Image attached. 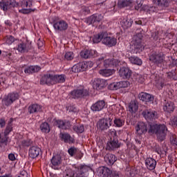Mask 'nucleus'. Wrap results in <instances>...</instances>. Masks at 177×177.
Returning <instances> with one entry per match:
<instances>
[{"label":"nucleus","instance_id":"aec40b11","mask_svg":"<svg viewBox=\"0 0 177 177\" xmlns=\"http://www.w3.org/2000/svg\"><path fill=\"white\" fill-rule=\"evenodd\" d=\"M106 82L102 79H95L93 82V88L96 91H100L105 86Z\"/></svg>","mask_w":177,"mask_h":177},{"label":"nucleus","instance_id":"72a5a7b5","mask_svg":"<svg viewBox=\"0 0 177 177\" xmlns=\"http://www.w3.org/2000/svg\"><path fill=\"white\" fill-rule=\"evenodd\" d=\"M139 109V104L136 101H131L129 104V111L130 113H136Z\"/></svg>","mask_w":177,"mask_h":177},{"label":"nucleus","instance_id":"e433bc0d","mask_svg":"<svg viewBox=\"0 0 177 177\" xmlns=\"http://www.w3.org/2000/svg\"><path fill=\"white\" fill-rule=\"evenodd\" d=\"M114 73V70L113 69H101L99 71V74L102 75V77H110V75H113Z\"/></svg>","mask_w":177,"mask_h":177},{"label":"nucleus","instance_id":"c756f323","mask_svg":"<svg viewBox=\"0 0 177 177\" xmlns=\"http://www.w3.org/2000/svg\"><path fill=\"white\" fill-rule=\"evenodd\" d=\"M105 37H106V32H101L94 35V37H93V41L94 44H99L100 41H102V44H103V41Z\"/></svg>","mask_w":177,"mask_h":177},{"label":"nucleus","instance_id":"cd10ccee","mask_svg":"<svg viewBox=\"0 0 177 177\" xmlns=\"http://www.w3.org/2000/svg\"><path fill=\"white\" fill-rule=\"evenodd\" d=\"M118 147H120V143L117 140H111L107 142V150H114V149H118Z\"/></svg>","mask_w":177,"mask_h":177},{"label":"nucleus","instance_id":"f8f14e48","mask_svg":"<svg viewBox=\"0 0 177 177\" xmlns=\"http://www.w3.org/2000/svg\"><path fill=\"white\" fill-rule=\"evenodd\" d=\"M72 99H80V97H84L88 95V91L84 88L75 89L70 93Z\"/></svg>","mask_w":177,"mask_h":177},{"label":"nucleus","instance_id":"dca6fc26","mask_svg":"<svg viewBox=\"0 0 177 177\" xmlns=\"http://www.w3.org/2000/svg\"><path fill=\"white\" fill-rule=\"evenodd\" d=\"M62 162H63V158L60 155H55L51 159V164L54 169H59Z\"/></svg>","mask_w":177,"mask_h":177},{"label":"nucleus","instance_id":"0e129e2a","mask_svg":"<svg viewBox=\"0 0 177 177\" xmlns=\"http://www.w3.org/2000/svg\"><path fill=\"white\" fill-rule=\"evenodd\" d=\"M31 69H32L31 66H27L24 69L25 74H32V71Z\"/></svg>","mask_w":177,"mask_h":177},{"label":"nucleus","instance_id":"09e8293b","mask_svg":"<svg viewBox=\"0 0 177 177\" xmlns=\"http://www.w3.org/2000/svg\"><path fill=\"white\" fill-rule=\"evenodd\" d=\"M13 129V127H12V122H9L5 131H4V133L6 136L9 135V133H10V132H12Z\"/></svg>","mask_w":177,"mask_h":177},{"label":"nucleus","instance_id":"69168bd1","mask_svg":"<svg viewBox=\"0 0 177 177\" xmlns=\"http://www.w3.org/2000/svg\"><path fill=\"white\" fill-rule=\"evenodd\" d=\"M50 132V127H49V124L46 123L45 133H49Z\"/></svg>","mask_w":177,"mask_h":177},{"label":"nucleus","instance_id":"4c0bfd02","mask_svg":"<svg viewBox=\"0 0 177 177\" xmlns=\"http://www.w3.org/2000/svg\"><path fill=\"white\" fill-rule=\"evenodd\" d=\"M41 106L37 104H35L29 106L28 111L30 114H32L34 113H38V111H41Z\"/></svg>","mask_w":177,"mask_h":177},{"label":"nucleus","instance_id":"a211bd4d","mask_svg":"<svg viewBox=\"0 0 177 177\" xmlns=\"http://www.w3.org/2000/svg\"><path fill=\"white\" fill-rule=\"evenodd\" d=\"M54 28L58 31H66L68 28V24L64 20L58 21L54 24Z\"/></svg>","mask_w":177,"mask_h":177},{"label":"nucleus","instance_id":"473e14b6","mask_svg":"<svg viewBox=\"0 0 177 177\" xmlns=\"http://www.w3.org/2000/svg\"><path fill=\"white\" fill-rule=\"evenodd\" d=\"M164 111H167V113H174V110H175V104L172 102H168L163 106Z\"/></svg>","mask_w":177,"mask_h":177},{"label":"nucleus","instance_id":"774afa93","mask_svg":"<svg viewBox=\"0 0 177 177\" xmlns=\"http://www.w3.org/2000/svg\"><path fill=\"white\" fill-rule=\"evenodd\" d=\"M82 11L84 12V13H89V8L83 6L82 7Z\"/></svg>","mask_w":177,"mask_h":177},{"label":"nucleus","instance_id":"8fccbe9b","mask_svg":"<svg viewBox=\"0 0 177 177\" xmlns=\"http://www.w3.org/2000/svg\"><path fill=\"white\" fill-rule=\"evenodd\" d=\"M75 175V173L73 169H68L65 171V173L64 174V177H74Z\"/></svg>","mask_w":177,"mask_h":177},{"label":"nucleus","instance_id":"6e6d98bb","mask_svg":"<svg viewBox=\"0 0 177 177\" xmlns=\"http://www.w3.org/2000/svg\"><path fill=\"white\" fill-rule=\"evenodd\" d=\"M170 142L173 146H177V136L176 135H173L170 137Z\"/></svg>","mask_w":177,"mask_h":177},{"label":"nucleus","instance_id":"f704fd0d","mask_svg":"<svg viewBox=\"0 0 177 177\" xmlns=\"http://www.w3.org/2000/svg\"><path fill=\"white\" fill-rule=\"evenodd\" d=\"M126 174L128 176H135V175H138V170L135 167H127Z\"/></svg>","mask_w":177,"mask_h":177},{"label":"nucleus","instance_id":"412c9836","mask_svg":"<svg viewBox=\"0 0 177 177\" xmlns=\"http://www.w3.org/2000/svg\"><path fill=\"white\" fill-rule=\"evenodd\" d=\"M134 6L133 0H120L118 3V8H133Z\"/></svg>","mask_w":177,"mask_h":177},{"label":"nucleus","instance_id":"f3484780","mask_svg":"<svg viewBox=\"0 0 177 177\" xmlns=\"http://www.w3.org/2000/svg\"><path fill=\"white\" fill-rule=\"evenodd\" d=\"M103 44L108 46H115L117 45V39L113 37L109 36V33L106 32V36L103 40Z\"/></svg>","mask_w":177,"mask_h":177},{"label":"nucleus","instance_id":"7c9ffc66","mask_svg":"<svg viewBox=\"0 0 177 177\" xmlns=\"http://www.w3.org/2000/svg\"><path fill=\"white\" fill-rule=\"evenodd\" d=\"M104 160L109 165H113V164L117 161V157L113 154L107 153L104 157Z\"/></svg>","mask_w":177,"mask_h":177},{"label":"nucleus","instance_id":"5701e85b","mask_svg":"<svg viewBox=\"0 0 177 177\" xmlns=\"http://www.w3.org/2000/svg\"><path fill=\"white\" fill-rule=\"evenodd\" d=\"M145 165L147 169H149V171H153V169H156L157 161H156V160H154L153 158H147L145 160Z\"/></svg>","mask_w":177,"mask_h":177},{"label":"nucleus","instance_id":"4be33fe9","mask_svg":"<svg viewBox=\"0 0 177 177\" xmlns=\"http://www.w3.org/2000/svg\"><path fill=\"white\" fill-rule=\"evenodd\" d=\"M55 125L60 129H69L71 123L68 120H56Z\"/></svg>","mask_w":177,"mask_h":177},{"label":"nucleus","instance_id":"5fc2aeb1","mask_svg":"<svg viewBox=\"0 0 177 177\" xmlns=\"http://www.w3.org/2000/svg\"><path fill=\"white\" fill-rule=\"evenodd\" d=\"M66 60H73L74 59V53L73 52H67L64 55Z\"/></svg>","mask_w":177,"mask_h":177},{"label":"nucleus","instance_id":"864d4df0","mask_svg":"<svg viewBox=\"0 0 177 177\" xmlns=\"http://www.w3.org/2000/svg\"><path fill=\"white\" fill-rule=\"evenodd\" d=\"M19 13H22L23 15H28L31 13V12H34V10L32 8H22L21 10H19Z\"/></svg>","mask_w":177,"mask_h":177},{"label":"nucleus","instance_id":"6e6552de","mask_svg":"<svg viewBox=\"0 0 177 177\" xmlns=\"http://www.w3.org/2000/svg\"><path fill=\"white\" fill-rule=\"evenodd\" d=\"M147 124L145 122H138L136 125V133L138 136H142V135L147 133Z\"/></svg>","mask_w":177,"mask_h":177},{"label":"nucleus","instance_id":"7ed1b4c3","mask_svg":"<svg viewBox=\"0 0 177 177\" xmlns=\"http://www.w3.org/2000/svg\"><path fill=\"white\" fill-rule=\"evenodd\" d=\"M149 60L156 66H162L165 63V54L162 52L153 51L149 56Z\"/></svg>","mask_w":177,"mask_h":177},{"label":"nucleus","instance_id":"423d86ee","mask_svg":"<svg viewBox=\"0 0 177 177\" xmlns=\"http://www.w3.org/2000/svg\"><path fill=\"white\" fill-rule=\"evenodd\" d=\"M111 124H113V119L111 118H103L98 121L97 127L101 131H106L111 127Z\"/></svg>","mask_w":177,"mask_h":177},{"label":"nucleus","instance_id":"58836bf2","mask_svg":"<svg viewBox=\"0 0 177 177\" xmlns=\"http://www.w3.org/2000/svg\"><path fill=\"white\" fill-rule=\"evenodd\" d=\"M46 84L47 85H55V84H56L55 75L47 74L46 75Z\"/></svg>","mask_w":177,"mask_h":177},{"label":"nucleus","instance_id":"bb28decb","mask_svg":"<svg viewBox=\"0 0 177 177\" xmlns=\"http://www.w3.org/2000/svg\"><path fill=\"white\" fill-rule=\"evenodd\" d=\"M119 75L122 78H129L132 75V71L129 68L122 67L119 71Z\"/></svg>","mask_w":177,"mask_h":177},{"label":"nucleus","instance_id":"6ab92c4d","mask_svg":"<svg viewBox=\"0 0 177 177\" xmlns=\"http://www.w3.org/2000/svg\"><path fill=\"white\" fill-rule=\"evenodd\" d=\"M104 106H106L104 100H99L93 104L91 109L92 111H102L104 109Z\"/></svg>","mask_w":177,"mask_h":177},{"label":"nucleus","instance_id":"393cba45","mask_svg":"<svg viewBox=\"0 0 177 177\" xmlns=\"http://www.w3.org/2000/svg\"><path fill=\"white\" fill-rule=\"evenodd\" d=\"M17 50L18 52H20V53H27V52L30 50V44L21 41L18 44Z\"/></svg>","mask_w":177,"mask_h":177},{"label":"nucleus","instance_id":"f257e3e1","mask_svg":"<svg viewBox=\"0 0 177 177\" xmlns=\"http://www.w3.org/2000/svg\"><path fill=\"white\" fill-rule=\"evenodd\" d=\"M168 129L165 124H152L150 126L149 133H155L159 142L165 140Z\"/></svg>","mask_w":177,"mask_h":177},{"label":"nucleus","instance_id":"9d476101","mask_svg":"<svg viewBox=\"0 0 177 177\" xmlns=\"http://www.w3.org/2000/svg\"><path fill=\"white\" fill-rule=\"evenodd\" d=\"M92 64V62H82L72 67V71L73 73H81V71H85L88 68V66Z\"/></svg>","mask_w":177,"mask_h":177},{"label":"nucleus","instance_id":"79ce46f5","mask_svg":"<svg viewBox=\"0 0 177 177\" xmlns=\"http://www.w3.org/2000/svg\"><path fill=\"white\" fill-rule=\"evenodd\" d=\"M69 156L73 157V156H77V154H81V151L78 149L72 147L68 150Z\"/></svg>","mask_w":177,"mask_h":177},{"label":"nucleus","instance_id":"c85d7f7f","mask_svg":"<svg viewBox=\"0 0 177 177\" xmlns=\"http://www.w3.org/2000/svg\"><path fill=\"white\" fill-rule=\"evenodd\" d=\"M133 23V21L132 19L126 17H124L122 21L120 22V24L123 28H129V27L132 26V24Z\"/></svg>","mask_w":177,"mask_h":177},{"label":"nucleus","instance_id":"052dcab7","mask_svg":"<svg viewBox=\"0 0 177 177\" xmlns=\"http://www.w3.org/2000/svg\"><path fill=\"white\" fill-rule=\"evenodd\" d=\"M15 42V37L12 36H9L6 39V44L8 45H12Z\"/></svg>","mask_w":177,"mask_h":177},{"label":"nucleus","instance_id":"9b49d317","mask_svg":"<svg viewBox=\"0 0 177 177\" xmlns=\"http://www.w3.org/2000/svg\"><path fill=\"white\" fill-rule=\"evenodd\" d=\"M121 64H123V66H127V63H125V62H121L115 59H108L104 62V66L106 67V68H107V67H114V66L115 67H117V66H121Z\"/></svg>","mask_w":177,"mask_h":177},{"label":"nucleus","instance_id":"680f3d73","mask_svg":"<svg viewBox=\"0 0 177 177\" xmlns=\"http://www.w3.org/2000/svg\"><path fill=\"white\" fill-rule=\"evenodd\" d=\"M22 145H23V146H26V147H28L31 146V145H32V141L28 140H23Z\"/></svg>","mask_w":177,"mask_h":177},{"label":"nucleus","instance_id":"39448f33","mask_svg":"<svg viewBox=\"0 0 177 177\" xmlns=\"http://www.w3.org/2000/svg\"><path fill=\"white\" fill-rule=\"evenodd\" d=\"M99 172L100 176L105 177H122V174L120 171H111L110 169L102 167L99 168Z\"/></svg>","mask_w":177,"mask_h":177},{"label":"nucleus","instance_id":"2f4dec72","mask_svg":"<svg viewBox=\"0 0 177 177\" xmlns=\"http://www.w3.org/2000/svg\"><path fill=\"white\" fill-rule=\"evenodd\" d=\"M59 138L62 139V140H64L65 143H73V142H74V138H71V136L66 133H61L59 134Z\"/></svg>","mask_w":177,"mask_h":177},{"label":"nucleus","instance_id":"1a4fd4ad","mask_svg":"<svg viewBox=\"0 0 177 177\" xmlns=\"http://www.w3.org/2000/svg\"><path fill=\"white\" fill-rule=\"evenodd\" d=\"M89 171H92V167H91V166L81 165L77 167V169L75 171L76 177H84L86 172H89Z\"/></svg>","mask_w":177,"mask_h":177},{"label":"nucleus","instance_id":"4d7b16f0","mask_svg":"<svg viewBox=\"0 0 177 177\" xmlns=\"http://www.w3.org/2000/svg\"><path fill=\"white\" fill-rule=\"evenodd\" d=\"M120 88H128L129 86V82L124 81L118 82Z\"/></svg>","mask_w":177,"mask_h":177},{"label":"nucleus","instance_id":"de8ad7c7","mask_svg":"<svg viewBox=\"0 0 177 177\" xmlns=\"http://www.w3.org/2000/svg\"><path fill=\"white\" fill-rule=\"evenodd\" d=\"M168 77L171 78V80H174L175 81H177V68H176L174 71H171L168 73Z\"/></svg>","mask_w":177,"mask_h":177},{"label":"nucleus","instance_id":"f03ea898","mask_svg":"<svg viewBox=\"0 0 177 177\" xmlns=\"http://www.w3.org/2000/svg\"><path fill=\"white\" fill-rule=\"evenodd\" d=\"M142 38H143L142 33H137L133 37L131 44L136 53H140V52H142L143 49H145V44L142 41Z\"/></svg>","mask_w":177,"mask_h":177},{"label":"nucleus","instance_id":"603ef678","mask_svg":"<svg viewBox=\"0 0 177 177\" xmlns=\"http://www.w3.org/2000/svg\"><path fill=\"white\" fill-rule=\"evenodd\" d=\"M134 78L139 84H143L145 82V77L142 75L137 74L134 76Z\"/></svg>","mask_w":177,"mask_h":177},{"label":"nucleus","instance_id":"49530a36","mask_svg":"<svg viewBox=\"0 0 177 177\" xmlns=\"http://www.w3.org/2000/svg\"><path fill=\"white\" fill-rule=\"evenodd\" d=\"M108 88L111 91H117V89H120V84L118 82L111 83L109 85Z\"/></svg>","mask_w":177,"mask_h":177},{"label":"nucleus","instance_id":"ddd939ff","mask_svg":"<svg viewBox=\"0 0 177 177\" xmlns=\"http://www.w3.org/2000/svg\"><path fill=\"white\" fill-rule=\"evenodd\" d=\"M142 115L147 121H151L152 120H156L158 118V115L157 111H153L151 109H146L142 112Z\"/></svg>","mask_w":177,"mask_h":177},{"label":"nucleus","instance_id":"a19ab883","mask_svg":"<svg viewBox=\"0 0 177 177\" xmlns=\"http://www.w3.org/2000/svg\"><path fill=\"white\" fill-rule=\"evenodd\" d=\"M9 137L4 133L0 134V146H7Z\"/></svg>","mask_w":177,"mask_h":177},{"label":"nucleus","instance_id":"338daca9","mask_svg":"<svg viewBox=\"0 0 177 177\" xmlns=\"http://www.w3.org/2000/svg\"><path fill=\"white\" fill-rule=\"evenodd\" d=\"M8 158L9 160H10L11 161H15V160H16V157L15 156V154L13 153H10L8 155Z\"/></svg>","mask_w":177,"mask_h":177},{"label":"nucleus","instance_id":"a18cd8bd","mask_svg":"<svg viewBox=\"0 0 177 177\" xmlns=\"http://www.w3.org/2000/svg\"><path fill=\"white\" fill-rule=\"evenodd\" d=\"M73 129L75 132H77V133H82L85 129L82 124H76L73 126Z\"/></svg>","mask_w":177,"mask_h":177},{"label":"nucleus","instance_id":"3c124183","mask_svg":"<svg viewBox=\"0 0 177 177\" xmlns=\"http://www.w3.org/2000/svg\"><path fill=\"white\" fill-rule=\"evenodd\" d=\"M115 8V2H109L106 3V9L109 12H111V10H114Z\"/></svg>","mask_w":177,"mask_h":177},{"label":"nucleus","instance_id":"e2e57ef3","mask_svg":"<svg viewBox=\"0 0 177 177\" xmlns=\"http://www.w3.org/2000/svg\"><path fill=\"white\" fill-rule=\"evenodd\" d=\"M19 177H28V173L26 170H22L20 174L18 175Z\"/></svg>","mask_w":177,"mask_h":177},{"label":"nucleus","instance_id":"c9c22d12","mask_svg":"<svg viewBox=\"0 0 177 177\" xmlns=\"http://www.w3.org/2000/svg\"><path fill=\"white\" fill-rule=\"evenodd\" d=\"M129 60L132 64H136V66H142L143 63L140 58L135 56L129 57Z\"/></svg>","mask_w":177,"mask_h":177},{"label":"nucleus","instance_id":"37998d69","mask_svg":"<svg viewBox=\"0 0 177 177\" xmlns=\"http://www.w3.org/2000/svg\"><path fill=\"white\" fill-rule=\"evenodd\" d=\"M20 5L22 9L28 8L32 6V2L30 0H23Z\"/></svg>","mask_w":177,"mask_h":177},{"label":"nucleus","instance_id":"c03bdc74","mask_svg":"<svg viewBox=\"0 0 177 177\" xmlns=\"http://www.w3.org/2000/svg\"><path fill=\"white\" fill-rule=\"evenodd\" d=\"M115 127H117L118 128H121L124 124L125 120L121 119V118H115L113 120Z\"/></svg>","mask_w":177,"mask_h":177},{"label":"nucleus","instance_id":"b1692460","mask_svg":"<svg viewBox=\"0 0 177 177\" xmlns=\"http://www.w3.org/2000/svg\"><path fill=\"white\" fill-rule=\"evenodd\" d=\"M41 153V149L36 146H32L29 149V156L30 158H37Z\"/></svg>","mask_w":177,"mask_h":177},{"label":"nucleus","instance_id":"13d9d810","mask_svg":"<svg viewBox=\"0 0 177 177\" xmlns=\"http://www.w3.org/2000/svg\"><path fill=\"white\" fill-rule=\"evenodd\" d=\"M156 85L158 89H162V86H164V80H162V79H160L156 82Z\"/></svg>","mask_w":177,"mask_h":177},{"label":"nucleus","instance_id":"bf43d9fd","mask_svg":"<svg viewBox=\"0 0 177 177\" xmlns=\"http://www.w3.org/2000/svg\"><path fill=\"white\" fill-rule=\"evenodd\" d=\"M31 68L32 74H34V73H38V71L41 70V67L38 66H31Z\"/></svg>","mask_w":177,"mask_h":177},{"label":"nucleus","instance_id":"a878e982","mask_svg":"<svg viewBox=\"0 0 177 177\" xmlns=\"http://www.w3.org/2000/svg\"><path fill=\"white\" fill-rule=\"evenodd\" d=\"M138 99L142 100V102H153L154 97L147 93L142 92L138 95Z\"/></svg>","mask_w":177,"mask_h":177},{"label":"nucleus","instance_id":"ea45409f","mask_svg":"<svg viewBox=\"0 0 177 177\" xmlns=\"http://www.w3.org/2000/svg\"><path fill=\"white\" fill-rule=\"evenodd\" d=\"M55 84H63L66 82V75H54Z\"/></svg>","mask_w":177,"mask_h":177},{"label":"nucleus","instance_id":"2eb2a0df","mask_svg":"<svg viewBox=\"0 0 177 177\" xmlns=\"http://www.w3.org/2000/svg\"><path fill=\"white\" fill-rule=\"evenodd\" d=\"M80 55L83 59H91V57H96L97 52L95 50L85 49L81 51Z\"/></svg>","mask_w":177,"mask_h":177},{"label":"nucleus","instance_id":"4468645a","mask_svg":"<svg viewBox=\"0 0 177 177\" xmlns=\"http://www.w3.org/2000/svg\"><path fill=\"white\" fill-rule=\"evenodd\" d=\"M102 19H103L102 15H93L86 19V23L88 26L91 24L97 26V24L102 21Z\"/></svg>","mask_w":177,"mask_h":177},{"label":"nucleus","instance_id":"20e7f679","mask_svg":"<svg viewBox=\"0 0 177 177\" xmlns=\"http://www.w3.org/2000/svg\"><path fill=\"white\" fill-rule=\"evenodd\" d=\"M17 99H19V93L15 92L9 93L3 96L1 100L2 104L6 106V107H9V106L13 104Z\"/></svg>","mask_w":177,"mask_h":177},{"label":"nucleus","instance_id":"0eeeda50","mask_svg":"<svg viewBox=\"0 0 177 177\" xmlns=\"http://www.w3.org/2000/svg\"><path fill=\"white\" fill-rule=\"evenodd\" d=\"M17 6H19V3L15 0H4L3 2H0V8L4 12L12 9V8H17Z\"/></svg>","mask_w":177,"mask_h":177}]
</instances>
